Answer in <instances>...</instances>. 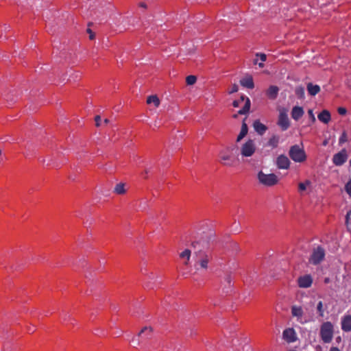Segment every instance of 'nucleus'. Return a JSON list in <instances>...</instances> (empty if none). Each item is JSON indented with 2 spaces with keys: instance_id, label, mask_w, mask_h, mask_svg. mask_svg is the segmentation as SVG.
<instances>
[{
  "instance_id": "nucleus-38",
  "label": "nucleus",
  "mask_w": 351,
  "mask_h": 351,
  "mask_svg": "<svg viewBox=\"0 0 351 351\" xmlns=\"http://www.w3.org/2000/svg\"><path fill=\"white\" fill-rule=\"evenodd\" d=\"M256 57H259L261 62H265L267 60V56L265 53H256Z\"/></svg>"
},
{
  "instance_id": "nucleus-7",
  "label": "nucleus",
  "mask_w": 351,
  "mask_h": 351,
  "mask_svg": "<svg viewBox=\"0 0 351 351\" xmlns=\"http://www.w3.org/2000/svg\"><path fill=\"white\" fill-rule=\"evenodd\" d=\"M219 162L224 166L233 167L234 166L237 160L232 155L230 149L227 148L226 149L220 152Z\"/></svg>"
},
{
  "instance_id": "nucleus-43",
  "label": "nucleus",
  "mask_w": 351,
  "mask_h": 351,
  "mask_svg": "<svg viewBox=\"0 0 351 351\" xmlns=\"http://www.w3.org/2000/svg\"><path fill=\"white\" fill-rule=\"evenodd\" d=\"M62 319L64 321H66L67 319L70 320L71 319V315L68 313H64L62 315Z\"/></svg>"
},
{
  "instance_id": "nucleus-48",
  "label": "nucleus",
  "mask_w": 351,
  "mask_h": 351,
  "mask_svg": "<svg viewBox=\"0 0 351 351\" xmlns=\"http://www.w3.org/2000/svg\"><path fill=\"white\" fill-rule=\"evenodd\" d=\"M258 66L260 68H263L264 67L263 62H261L258 63Z\"/></svg>"
},
{
  "instance_id": "nucleus-41",
  "label": "nucleus",
  "mask_w": 351,
  "mask_h": 351,
  "mask_svg": "<svg viewBox=\"0 0 351 351\" xmlns=\"http://www.w3.org/2000/svg\"><path fill=\"white\" fill-rule=\"evenodd\" d=\"M95 125L97 127L100 126V125H101V117L99 115H97L95 117Z\"/></svg>"
},
{
  "instance_id": "nucleus-24",
  "label": "nucleus",
  "mask_w": 351,
  "mask_h": 351,
  "mask_svg": "<svg viewBox=\"0 0 351 351\" xmlns=\"http://www.w3.org/2000/svg\"><path fill=\"white\" fill-rule=\"evenodd\" d=\"M291 314L293 317H296L300 320L303 315V310L301 306H293L291 307Z\"/></svg>"
},
{
  "instance_id": "nucleus-29",
  "label": "nucleus",
  "mask_w": 351,
  "mask_h": 351,
  "mask_svg": "<svg viewBox=\"0 0 351 351\" xmlns=\"http://www.w3.org/2000/svg\"><path fill=\"white\" fill-rule=\"evenodd\" d=\"M147 103L148 104H154L155 107H158L160 105V100L156 95H151L147 97Z\"/></svg>"
},
{
  "instance_id": "nucleus-25",
  "label": "nucleus",
  "mask_w": 351,
  "mask_h": 351,
  "mask_svg": "<svg viewBox=\"0 0 351 351\" xmlns=\"http://www.w3.org/2000/svg\"><path fill=\"white\" fill-rule=\"evenodd\" d=\"M248 128L245 121L243 122L239 134L237 138V142L241 141L247 134Z\"/></svg>"
},
{
  "instance_id": "nucleus-26",
  "label": "nucleus",
  "mask_w": 351,
  "mask_h": 351,
  "mask_svg": "<svg viewBox=\"0 0 351 351\" xmlns=\"http://www.w3.org/2000/svg\"><path fill=\"white\" fill-rule=\"evenodd\" d=\"M125 184L123 182L118 183L115 185L113 192L117 195H123L126 193L125 188Z\"/></svg>"
},
{
  "instance_id": "nucleus-50",
  "label": "nucleus",
  "mask_w": 351,
  "mask_h": 351,
  "mask_svg": "<svg viewBox=\"0 0 351 351\" xmlns=\"http://www.w3.org/2000/svg\"><path fill=\"white\" fill-rule=\"evenodd\" d=\"M104 123L105 124H108V123H109V119H104Z\"/></svg>"
},
{
  "instance_id": "nucleus-6",
  "label": "nucleus",
  "mask_w": 351,
  "mask_h": 351,
  "mask_svg": "<svg viewBox=\"0 0 351 351\" xmlns=\"http://www.w3.org/2000/svg\"><path fill=\"white\" fill-rule=\"evenodd\" d=\"M256 150V147L254 140L248 139L240 147V154L242 158H248L254 155Z\"/></svg>"
},
{
  "instance_id": "nucleus-32",
  "label": "nucleus",
  "mask_w": 351,
  "mask_h": 351,
  "mask_svg": "<svg viewBox=\"0 0 351 351\" xmlns=\"http://www.w3.org/2000/svg\"><path fill=\"white\" fill-rule=\"evenodd\" d=\"M197 81V77L195 75H189L186 78V82L187 85H193Z\"/></svg>"
},
{
  "instance_id": "nucleus-4",
  "label": "nucleus",
  "mask_w": 351,
  "mask_h": 351,
  "mask_svg": "<svg viewBox=\"0 0 351 351\" xmlns=\"http://www.w3.org/2000/svg\"><path fill=\"white\" fill-rule=\"evenodd\" d=\"M289 156L295 162L300 163L306 160V155L304 149L298 145H294L290 147Z\"/></svg>"
},
{
  "instance_id": "nucleus-14",
  "label": "nucleus",
  "mask_w": 351,
  "mask_h": 351,
  "mask_svg": "<svg viewBox=\"0 0 351 351\" xmlns=\"http://www.w3.org/2000/svg\"><path fill=\"white\" fill-rule=\"evenodd\" d=\"M341 326L343 332L351 331V315H345L341 317Z\"/></svg>"
},
{
  "instance_id": "nucleus-8",
  "label": "nucleus",
  "mask_w": 351,
  "mask_h": 351,
  "mask_svg": "<svg viewBox=\"0 0 351 351\" xmlns=\"http://www.w3.org/2000/svg\"><path fill=\"white\" fill-rule=\"evenodd\" d=\"M324 249L321 246H318L313 250L312 254L309 258V263L314 265H317L324 260Z\"/></svg>"
},
{
  "instance_id": "nucleus-19",
  "label": "nucleus",
  "mask_w": 351,
  "mask_h": 351,
  "mask_svg": "<svg viewBox=\"0 0 351 351\" xmlns=\"http://www.w3.org/2000/svg\"><path fill=\"white\" fill-rule=\"evenodd\" d=\"M317 118L321 122L327 124L331 119L330 113L328 110H324L317 115Z\"/></svg>"
},
{
  "instance_id": "nucleus-37",
  "label": "nucleus",
  "mask_w": 351,
  "mask_h": 351,
  "mask_svg": "<svg viewBox=\"0 0 351 351\" xmlns=\"http://www.w3.org/2000/svg\"><path fill=\"white\" fill-rule=\"evenodd\" d=\"M308 116H309L312 123H315V121H316V119H315V117L314 115L313 110L312 109H309L308 110Z\"/></svg>"
},
{
  "instance_id": "nucleus-46",
  "label": "nucleus",
  "mask_w": 351,
  "mask_h": 351,
  "mask_svg": "<svg viewBox=\"0 0 351 351\" xmlns=\"http://www.w3.org/2000/svg\"><path fill=\"white\" fill-rule=\"evenodd\" d=\"M346 225L347 230L351 232V222L348 223Z\"/></svg>"
},
{
  "instance_id": "nucleus-9",
  "label": "nucleus",
  "mask_w": 351,
  "mask_h": 351,
  "mask_svg": "<svg viewBox=\"0 0 351 351\" xmlns=\"http://www.w3.org/2000/svg\"><path fill=\"white\" fill-rule=\"evenodd\" d=\"M244 101H245L244 106L238 111V114H245L249 112L251 105L250 99L245 95H241L239 99L234 100L232 103V106L234 108H238Z\"/></svg>"
},
{
  "instance_id": "nucleus-49",
  "label": "nucleus",
  "mask_w": 351,
  "mask_h": 351,
  "mask_svg": "<svg viewBox=\"0 0 351 351\" xmlns=\"http://www.w3.org/2000/svg\"><path fill=\"white\" fill-rule=\"evenodd\" d=\"M329 282H330V279H329L328 278H326L324 279V282H325V283H328Z\"/></svg>"
},
{
  "instance_id": "nucleus-30",
  "label": "nucleus",
  "mask_w": 351,
  "mask_h": 351,
  "mask_svg": "<svg viewBox=\"0 0 351 351\" xmlns=\"http://www.w3.org/2000/svg\"><path fill=\"white\" fill-rule=\"evenodd\" d=\"M304 88L302 86H297L295 89V93L300 99L304 97Z\"/></svg>"
},
{
  "instance_id": "nucleus-45",
  "label": "nucleus",
  "mask_w": 351,
  "mask_h": 351,
  "mask_svg": "<svg viewBox=\"0 0 351 351\" xmlns=\"http://www.w3.org/2000/svg\"><path fill=\"white\" fill-rule=\"evenodd\" d=\"M351 215V210H349L346 215V224L350 222V217Z\"/></svg>"
},
{
  "instance_id": "nucleus-53",
  "label": "nucleus",
  "mask_w": 351,
  "mask_h": 351,
  "mask_svg": "<svg viewBox=\"0 0 351 351\" xmlns=\"http://www.w3.org/2000/svg\"><path fill=\"white\" fill-rule=\"evenodd\" d=\"M29 332H34V329L29 330Z\"/></svg>"
},
{
  "instance_id": "nucleus-1",
  "label": "nucleus",
  "mask_w": 351,
  "mask_h": 351,
  "mask_svg": "<svg viewBox=\"0 0 351 351\" xmlns=\"http://www.w3.org/2000/svg\"><path fill=\"white\" fill-rule=\"evenodd\" d=\"M210 235H206L204 238L193 242L195 258V268L196 270L207 269L208 263L212 259V254L208 250Z\"/></svg>"
},
{
  "instance_id": "nucleus-5",
  "label": "nucleus",
  "mask_w": 351,
  "mask_h": 351,
  "mask_svg": "<svg viewBox=\"0 0 351 351\" xmlns=\"http://www.w3.org/2000/svg\"><path fill=\"white\" fill-rule=\"evenodd\" d=\"M257 178L260 184L266 186H272L278 182V178L276 174H266L263 171L258 173Z\"/></svg>"
},
{
  "instance_id": "nucleus-39",
  "label": "nucleus",
  "mask_w": 351,
  "mask_h": 351,
  "mask_svg": "<svg viewBox=\"0 0 351 351\" xmlns=\"http://www.w3.org/2000/svg\"><path fill=\"white\" fill-rule=\"evenodd\" d=\"M239 90V87L237 86V84H234L232 87H231V89L228 91V93L229 94H232L234 93H236Z\"/></svg>"
},
{
  "instance_id": "nucleus-52",
  "label": "nucleus",
  "mask_w": 351,
  "mask_h": 351,
  "mask_svg": "<svg viewBox=\"0 0 351 351\" xmlns=\"http://www.w3.org/2000/svg\"><path fill=\"white\" fill-rule=\"evenodd\" d=\"M141 6L143 7V8H145V5L144 3H141Z\"/></svg>"
},
{
  "instance_id": "nucleus-16",
  "label": "nucleus",
  "mask_w": 351,
  "mask_h": 351,
  "mask_svg": "<svg viewBox=\"0 0 351 351\" xmlns=\"http://www.w3.org/2000/svg\"><path fill=\"white\" fill-rule=\"evenodd\" d=\"M298 286L301 288H308L313 283V278L310 275L301 276L298 280Z\"/></svg>"
},
{
  "instance_id": "nucleus-33",
  "label": "nucleus",
  "mask_w": 351,
  "mask_h": 351,
  "mask_svg": "<svg viewBox=\"0 0 351 351\" xmlns=\"http://www.w3.org/2000/svg\"><path fill=\"white\" fill-rule=\"evenodd\" d=\"M311 184V182L309 180H306L305 182H300L298 184L299 190L300 191H305L306 189V186Z\"/></svg>"
},
{
  "instance_id": "nucleus-36",
  "label": "nucleus",
  "mask_w": 351,
  "mask_h": 351,
  "mask_svg": "<svg viewBox=\"0 0 351 351\" xmlns=\"http://www.w3.org/2000/svg\"><path fill=\"white\" fill-rule=\"evenodd\" d=\"M205 346L206 347V349L209 351L215 350V349L216 348V347H215L213 345V343L211 342H209L208 341L205 342Z\"/></svg>"
},
{
  "instance_id": "nucleus-34",
  "label": "nucleus",
  "mask_w": 351,
  "mask_h": 351,
  "mask_svg": "<svg viewBox=\"0 0 351 351\" xmlns=\"http://www.w3.org/2000/svg\"><path fill=\"white\" fill-rule=\"evenodd\" d=\"M348 141V138H347V134L346 132L344 131L343 132V133L341 134V136L339 137V145H341L344 143H346V141Z\"/></svg>"
},
{
  "instance_id": "nucleus-44",
  "label": "nucleus",
  "mask_w": 351,
  "mask_h": 351,
  "mask_svg": "<svg viewBox=\"0 0 351 351\" xmlns=\"http://www.w3.org/2000/svg\"><path fill=\"white\" fill-rule=\"evenodd\" d=\"M87 32L89 34V38L93 40L95 38V34L90 29H87Z\"/></svg>"
},
{
  "instance_id": "nucleus-47",
  "label": "nucleus",
  "mask_w": 351,
  "mask_h": 351,
  "mask_svg": "<svg viewBox=\"0 0 351 351\" xmlns=\"http://www.w3.org/2000/svg\"><path fill=\"white\" fill-rule=\"evenodd\" d=\"M330 351H340V350L337 347H332L330 348Z\"/></svg>"
},
{
  "instance_id": "nucleus-55",
  "label": "nucleus",
  "mask_w": 351,
  "mask_h": 351,
  "mask_svg": "<svg viewBox=\"0 0 351 351\" xmlns=\"http://www.w3.org/2000/svg\"><path fill=\"white\" fill-rule=\"evenodd\" d=\"M43 164L45 163V159H43L41 161Z\"/></svg>"
},
{
  "instance_id": "nucleus-18",
  "label": "nucleus",
  "mask_w": 351,
  "mask_h": 351,
  "mask_svg": "<svg viewBox=\"0 0 351 351\" xmlns=\"http://www.w3.org/2000/svg\"><path fill=\"white\" fill-rule=\"evenodd\" d=\"M304 112V110L302 107L294 106L291 110V117L294 120L298 121L303 116Z\"/></svg>"
},
{
  "instance_id": "nucleus-40",
  "label": "nucleus",
  "mask_w": 351,
  "mask_h": 351,
  "mask_svg": "<svg viewBox=\"0 0 351 351\" xmlns=\"http://www.w3.org/2000/svg\"><path fill=\"white\" fill-rule=\"evenodd\" d=\"M141 339L140 338L138 337H134L132 339V342L134 344V347L137 346H139L140 345V341Z\"/></svg>"
},
{
  "instance_id": "nucleus-11",
  "label": "nucleus",
  "mask_w": 351,
  "mask_h": 351,
  "mask_svg": "<svg viewBox=\"0 0 351 351\" xmlns=\"http://www.w3.org/2000/svg\"><path fill=\"white\" fill-rule=\"evenodd\" d=\"M278 125L282 131H285L289 128L290 122L286 112L282 111L280 112Z\"/></svg>"
},
{
  "instance_id": "nucleus-31",
  "label": "nucleus",
  "mask_w": 351,
  "mask_h": 351,
  "mask_svg": "<svg viewBox=\"0 0 351 351\" xmlns=\"http://www.w3.org/2000/svg\"><path fill=\"white\" fill-rule=\"evenodd\" d=\"M317 311L319 317H323L324 316L325 308L322 301H319L317 304Z\"/></svg>"
},
{
  "instance_id": "nucleus-56",
  "label": "nucleus",
  "mask_w": 351,
  "mask_h": 351,
  "mask_svg": "<svg viewBox=\"0 0 351 351\" xmlns=\"http://www.w3.org/2000/svg\"><path fill=\"white\" fill-rule=\"evenodd\" d=\"M233 117H234V118H237V114H234V115L233 116Z\"/></svg>"
},
{
  "instance_id": "nucleus-57",
  "label": "nucleus",
  "mask_w": 351,
  "mask_h": 351,
  "mask_svg": "<svg viewBox=\"0 0 351 351\" xmlns=\"http://www.w3.org/2000/svg\"><path fill=\"white\" fill-rule=\"evenodd\" d=\"M350 165L351 166V158H350Z\"/></svg>"
},
{
  "instance_id": "nucleus-2",
  "label": "nucleus",
  "mask_w": 351,
  "mask_h": 351,
  "mask_svg": "<svg viewBox=\"0 0 351 351\" xmlns=\"http://www.w3.org/2000/svg\"><path fill=\"white\" fill-rule=\"evenodd\" d=\"M244 341L239 338L238 334L231 335L227 341V346H231L233 351H252L251 348L246 343L243 345Z\"/></svg>"
},
{
  "instance_id": "nucleus-17",
  "label": "nucleus",
  "mask_w": 351,
  "mask_h": 351,
  "mask_svg": "<svg viewBox=\"0 0 351 351\" xmlns=\"http://www.w3.org/2000/svg\"><path fill=\"white\" fill-rule=\"evenodd\" d=\"M253 127L254 130L260 135L264 134L267 130V127L261 123L259 120L254 121L253 123Z\"/></svg>"
},
{
  "instance_id": "nucleus-28",
  "label": "nucleus",
  "mask_w": 351,
  "mask_h": 351,
  "mask_svg": "<svg viewBox=\"0 0 351 351\" xmlns=\"http://www.w3.org/2000/svg\"><path fill=\"white\" fill-rule=\"evenodd\" d=\"M191 250L189 249H186L185 250H184L182 252H181L180 254V257L181 258L186 259V261L184 262L185 265H187L189 264V260L191 258Z\"/></svg>"
},
{
  "instance_id": "nucleus-23",
  "label": "nucleus",
  "mask_w": 351,
  "mask_h": 351,
  "mask_svg": "<svg viewBox=\"0 0 351 351\" xmlns=\"http://www.w3.org/2000/svg\"><path fill=\"white\" fill-rule=\"evenodd\" d=\"M280 136L278 135L271 136L267 141V145L271 148H276L278 146Z\"/></svg>"
},
{
  "instance_id": "nucleus-3",
  "label": "nucleus",
  "mask_w": 351,
  "mask_h": 351,
  "mask_svg": "<svg viewBox=\"0 0 351 351\" xmlns=\"http://www.w3.org/2000/svg\"><path fill=\"white\" fill-rule=\"evenodd\" d=\"M320 337L324 343H330L334 335V326L330 322H325L320 326Z\"/></svg>"
},
{
  "instance_id": "nucleus-12",
  "label": "nucleus",
  "mask_w": 351,
  "mask_h": 351,
  "mask_svg": "<svg viewBox=\"0 0 351 351\" xmlns=\"http://www.w3.org/2000/svg\"><path fill=\"white\" fill-rule=\"evenodd\" d=\"M138 337L141 341L148 340L153 337V328L151 326L143 327L138 333Z\"/></svg>"
},
{
  "instance_id": "nucleus-10",
  "label": "nucleus",
  "mask_w": 351,
  "mask_h": 351,
  "mask_svg": "<svg viewBox=\"0 0 351 351\" xmlns=\"http://www.w3.org/2000/svg\"><path fill=\"white\" fill-rule=\"evenodd\" d=\"M348 159V154L346 149H341L338 153L335 154L332 157V162L336 166L343 165Z\"/></svg>"
},
{
  "instance_id": "nucleus-15",
  "label": "nucleus",
  "mask_w": 351,
  "mask_h": 351,
  "mask_svg": "<svg viewBox=\"0 0 351 351\" xmlns=\"http://www.w3.org/2000/svg\"><path fill=\"white\" fill-rule=\"evenodd\" d=\"M283 339L288 343H292L295 341L296 335L293 328H287L283 331L282 333Z\"/></svg>"
},
{
  "instance_id": "nucleus-27",
  "label": "nucleus",
  "mask_w": 351,
  "mask_h": 351,
  "mask_svg": "<svg viewBox=\"0 0 351 351\" xmlns=\"http://www.w3.org/2000/svg\"><path fill=\"white\" fill-rule=\"evenodd\" d=\"M224 282L226 283V285L223 287V292H225L226 293H228L231 292V291H232V278H231V276L228 275L225 278V279H224Z\"/></svg>"
},
{
  "instance_id": "nucleus-21",
  "label": "nucleus",
  "mask_w": 351,
  "mask_h": 351,
  "mask_svg": "<svg viewBox=\"0 0 351 351\" xmlns=\"http://www.w3.org/2000/svg\"><path fill=\"white\" fill-rule=\"evenodd\" d=\"M279 91V88L276 86H270L267 90V95L270 99H276Z\"/></svg>"
},
{
  "instance_id": "nucleus-13",
  "label": "nucleus",
  "mask_w": 351,
  "mask_h": 351,
  "mask_svg": "<svg viewBox=\"0 0 351 351\" xmlns=\"http://www.w3.org/2000/svg\"><path fill=\"white\" fill-rule=\"evenodd\" d=\"M276 165L278 169H288L290 167V160L287 156L281 154L276 159Z\"/></svg>"
},
{
  "instance_id": "nucleus-51",
  "label": "nucleus",
  "mask_w": 351,
  "mask_h": 351,
  "mask_svg": "<svg viewBox=\"0 0 351 351\" xmlns=\"http://www.w3.org/2000/svg\"><path fill=\"white\" fill-rule=\"evenodd\" d=\"M187 274H187V273H186V272H183V273L182 274V275L183 276H184L185 278H186V277H187Z\"/></svg>"
},
{
  "instance_id": "nucleus-54",
  "label": "nucleus",
  "mask_w": 351,
  "mask_h": 351,
  "mask_svg": "<svg viewBox=\"0 0 351 351\" xmlns=\"http://www.w3.org/2000/svg\"><path fill=\"white\" fill-rule=\"evenodd\" d=\"M254 64H257V60H254Z\"/></svg>"
},
{
  "instance_id": "nucleus-42",
  "label": "nucleus",
  "mask_w": 351,
  "mask_h": 351,
  "mask_svg": "<svg viewBox=\"0 0 351 351\" xmlns=\"http://www.w3.org/2000/svg\"><path fill=\"white\" fill-rule=\"evenodd\" d=\"M346 109L345 108L340 107L338 108V112L341 115H344L346 114Z\"/></svg>"
},
{
  "instance_id": "nucleus-35",
  "label": "nucleus",
  "mask_w": 351,
  "mask_h": 351,
  "mask_svg": "<svg viewBox=\"0 0 351 351\" xmlns=\"http://www.w3.org/2000/svg\"><path fill=\"white\" fill-rule=\"evenodd\" d=\"M346 192L351 197V179L345 185Z\"/></svg>"
},
{
  "instance_id": "nucleus-22",
  "label": "nucleus",
  "mask_w": 351,
  "mask_h": 351,
  "mask_svg": "<svg viewBox=\"0 0 351 351\" xmlns=\"http://www.w3.org/2000/svg\"><path fill=\"white\" fill-rule=\"evenodd\" d=\"M306 88L309 95L312 96L316 95L320 91L319 86L317 84L314 85L312 83H308Z\"/></svg>"
},
{
  "instance_id": "nucleus-20",
  "label": "nucleus",
  "mask_w": 351,
  "mask_h": 351,
  "mask_svg": "<svg viewBox=\"0 0 351 351\" xmlns=\"http://www.w3.org/2000/svg\"><path fill=\"white\" fill-rule=\"evenodd\" d=\"M240 84L242 86L246 87L247 88H253L254 87V84L253 81V78L252 76L245 77L240 80Z\"/></svg>"
}]
</instances>
